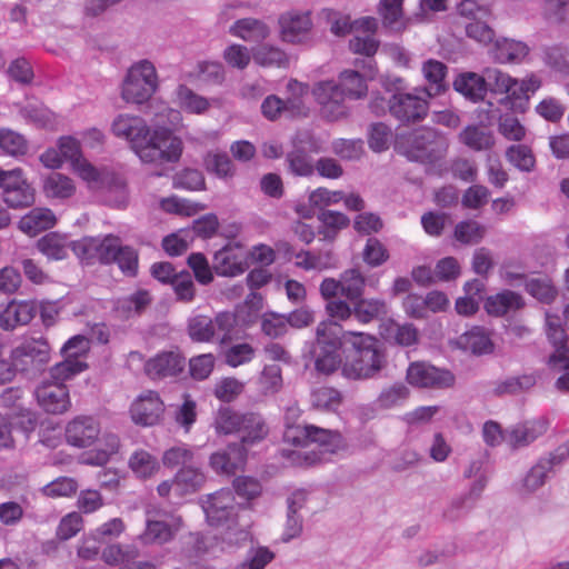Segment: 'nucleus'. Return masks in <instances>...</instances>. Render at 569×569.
<instances>
[{"label": "nucleus", "instance_id": "obj_1", "mask_svg": "<svg viewBox=\"0 0 569 569\" xmlns=\"http://www.w3.org/2000/svg\"><path fill=\"white\" fill-rule=\"evenodd\" d=\"M387 366L379 340L369 333L345 331L342 376L349 380L377 378Z\"/></svg>", "mask_w": 569, "mask_h": 569}, {"label": "nucleus", "instance_id": "obj_2", "mask_svg": "<svg viewBox=\"0 0 569 569\" xmlns=\"http://www.w3.org/2000/svg\"><path fill=\"white\" fill-rule=\"evenodd\" d=\"M213 427L218 435H234L239 441L236 445L249 450L267 439L270 432L264 417L257 411H240L231 407H220L213 419Z\"/></svg>", "mask_w": 569, "mask_h": 569}, {"label": "nucleus", "instance_id": "obj_3", "mask_svg": "<svg viewBox=\"0 0 569 569\" xmlns=\"http://www.w3.org/2000/svg\"><path fill=\"white\" fill-rule=\"evenodd\" d=\"M183 143L181 139L166 127L147 130L143 140L134 153L142 162L164 164L178 162L181 158Z\"/></svg>", "mask_w": 569, "mask_h": 569}, {"label": "nucleus", "instance_id": "obj_4", "mask_svg": "<svg viewBox=\"0 0 569 569\" xmlns=\"http://www.w3.org/2000/svg\"><path fill=\"white\" fill-rule=\"evenodd\" d=\"M337 330L338 323L330 321L317 326L312 357L318 372L330 375L342 369L345 332L339 336Z\"/></svg>", "mask_w": 569, "mask_h": 569}, {"label": "nucleus", "instance_id": "obj_5", "mask_svg": "<svg viewBox=\"0 0 569 569\" xmlns=\"http://www.w3.org/2000/svg\"><path fill=\"white\" fill-rule=\"evenodd\" d=\"M156 67L149 60L133 63L123 80L121 96L129 103L147 102L158 89Z\"/></svg>", "mask_w": 569, "mask_h": 569}, {"label": "nucleus", "instance_id": "obj_6", "mask_svg": "<svg viewBox=\"0 0 569 569\" xmlns=\"http://www.w3.org/2000/svg\"><path fill=\"white\" fill-rule=\"evenodd\" d=\"M448 147L447 139L437 130L421 128L406 139L403 153L411 161L435 163L446 156Z\"/></svg>", "mask_w": 569, "mask_h": 569}, {"label": "nucleus", "instance_id": "obj_7", "mask_svg": "<svg viewBox=\"0 0 569 569\" xmlns=\"http://www.w3.org/2000/svg\"><path fill=\"white\" fill-rule=\"evenodd\" d=\"M10 359L14 361L19 372L36 375L49 363L51 347L42 336L26 337L12 348Z\"/></svg>", "mask_w": 569, "mask_h": 569}, {"label": "nucleus", "instance_id": "obj_8", "mask_svg": "<svg viewBox=\"0 0 569 569\" xmlns=\"http://www.w3.org/2000/svg\"><path fill=\"white\" fill-rule=\"evenodd\" d=\"M237 325V317L230 311H221L214 319L209 316L196 315L187 321V333L193 342H211L217 332L222 333L221 342L230 339Z\"/></svg>", "mask_w": 569, "mask_h": 569}, {"label": "nucleus", "instance_id": "obj_9", "mask_svg": "<svg viewBox=\"0 0 569 569\" xmlns=\"http://www.w3.org/2000/svg\"><path fill=\"white\" fill-rule=\"evenodd\" d=\"M456 11L458 17L463 20L467 37L485 44L493 40L495 31L488 23L491 18L488 6L476 0H460L456 4Z\"/></svg>", "mask_w": 569, "mask_h": 569}, {"label": "nucleus", "instance_id": "obj_10", "mask_svg": "<svg viewBox=\"0 0 569 569\" xmlns=\"http://www.w3.org/2000/svg\"><path fill=\"white\" fill-rule=\"evenodd\" d=\"M421 89L413 92L396 91L388 99V111L401 124L410 126L425 120L429 110L428 98L420 96Z\"/></svg>", "mask_w": 569, "mask_h": 569}, {"label": "nucleus", "instance_id": "obj_11", "mask_svg": "<svg viewBox=\"0 0 569 569\" xmlns=\"http://www.w3.org/2000/svg\"><path fill=\"white\" fill-rule=\"evenodd\" d=\"M80 176L92 183L94 188L104 191L106 200L114 207H121L127 201V186L118 176L101 172L86 159L73 166Z\"/></svg>", "mask_w": 569, "mask_h": 569}, {"label": "nucleus", "instance_id": "obj_12", "mask_svg": "<svg viewBox=\"0 0 569 569\" xmlns=\"http://www.w3.org/2000/svg\"><path fill=\"white\" fill-rule=\"evenodd\" d=\"M120 238L114 234L100 237H84L72 243L73 253L87 264L99 262L101 264L113 263L116 249Z\"/></svg>", "mask_w": 569, "mask_h": 569}, {"label": "nucleus", "instance_id": "obj_13", "mask_svg": "<svg viewBox=\"0 0 569 569\" xmlns=\"http://www.w3.org/2000/svg\"><path fill=\"white\" fill-rule=\"evenodd\" d=\"M312 94L319 104L320 114L327 121H339L349 114L346 97L337 81L323 80L315 83Z\"/></svg>", "mask_w": 569, "mask_h": 569}, {"label": "nucleus", "instance_id": "obj_14", "mask_svg": "<svg viewBox=\"0 0 569 569\" xmlns=\"http://www.w3.org/2000/svg\"><path fill=\"white\" fill-rule=\"evenodd\" d=\"M408 383L418 388H449L455 383V376L447 369H440L425 361L409 365L406 375Z\"/></svg>", "mask_w": 569, "mask_h": 569}, {"label": "nucleus", "instance_id": "obj_15", "mask_svg": "<svg viewBox=\"0 0 569 569\" xmlns=\"http://www.w3.org/2000/svg\"><path fill=\"white\" fill-rule=\"evenodd\" d=\"M0 188L3 190V201L12 209H22L34 203V189L20 168L8 170Z\"/></svg>", "mask_w": 569, "mask_h": 569}, {"label": "nucleus", "instance_id": "obj_16", "mask_svg": "<svg viewBox=\"0 0 569 569\" xmlns=\"http://www.w3.org/2000/svg\"><path fill=\"white\" fill-rule=\"evenodd\" d=\"M202 508L210 526H223L237 518L238 505L230 489H220L208 495Z\"/></svg>", "mask_w": 569, "mask_h": 569}, {"label": "nucleus", "instance_id": "obj_17", "mask_svg": "<svg viewBox=\"0 0 569 569\" xmlns=\"http://www.w3.org/2000/svg\"><path fill=\"white\" fill-rule=\"evenodd\" d=\"M164 412V405L158 392L148 390L131 405L132 420L141 426L157 425Z\"/></svg>", "mask_w": 569, "mask_h": 569}, {"label": "nucleus", "instance_id": "obj_18", "mask_svg": "<svg viewBox=\"0 0 569 569\" xmlns=\"http://www.w3.org/2000/svg\"><path fill=\"white\" fill-rule=\"evenodd\" d=\"M38 403L52 415L66 412L70 407L69 390L64 383L46 380L36 390Z\"/></svg>", "mask_w": 569, "mask_h": 569}, {"label": "nucleus", "instance_id": "obj_19", "mask_svg": "<svg viewBox=\"0 0 569 569\" xmlns=\"http://www.w3.org/2000/svg\"><path fill=\"white\" fill-rule=\"evenodd\" d=\"M100 435L99 422L89 416H79L66 427L67 442L77 448H86L93 445Z\"/></svg>", "mask_w": 569, "mask_h": 569}, {"label": "nucleus", "instance_id": "obj_20", "mask_svg": "<svg viewBox=\"0 0 569 569\" xmlns=\"http://www.w3.org/2000/svg\"><path fill=\"white\" fill-rule=\"evenodd\" d=\"M149 126L139 116L120 113L111 123V132L117 137L127 140L133 151L147 134Z\"/></svg>", "mask_w": 569, "mask_h": 569}, {"label": "nucleus", "instance_id": "obj_21", "mask_svg": "<svg viewBox=\"0 0 569 569\" xmlns=\"http://www.w3.org/2000/svg\"><path fill=\"white\" fill-rule=\"evenodd\" d=\"M186 367L184 357L177 351H163L150 358L144 365V372L151 379L176 377Z\"/></svg>", "mask_w": 569, "mask_h": 569}, {"label": "nucleus", "instance_id": "obj_22", "mask_svg": "<svg viewBox=\"0 0 569 569\" xmlns=\"http://www.w3.org/2000/svg\"><path fill=\"white\" fill-rule=\"evenodd\" d=\"M248 458L243 446L230 442L224 449L210 456V466L219 475L231 476L241 469Z\"/></svg>", "mask_w": 569, "mask_h": 569}, {"label": "nucleus", "instance_id": "obj_23", "mask_svg": "<svg viewBox=\"0 0 569 569\" xmlns=\"http://www.w3.org/2000/svg\"><path fill=\"white\" fill-rule=\"evenodd\" d=\"M282 40L290 43L308 41L312 21L308 12H287L279 19Z\"/></svg>", "mask_w": 569, "mask_h": 569}, {"label": "nucleus", "instance_id": "obj_24", "mask_svg": "<svg viewBox=\"0 0 569 569\" xmlns=\"http://www.w3.org/2000/svg\"><path fill=\"white\" fill-rule=\"evenodd\" d=\"M541 86V81L533 74L518 81L515 79V84L507 96L500 100L502 104L515 112H525L528 109L530 96L533 94Z\"/></svg>", "mask_w": 569, "mask_h": 569}, {"label": "nucleus", "instance_id": "obj_25", "mask_svg": "<svg viewBox=\"0 0 569 569\" xmlns=\"http://www.w3.org/2000/svg\"><path fill=\"white\" fill-rule=\"evenodd\" d=\"M240 247L224 246L212 259V269L218 276L236 277L244 272L246 262Z\"/></svg>", "mask_w": 569, "mask_h": 569}, {"label": "nucleus", "instance_id": "obj_26", "mask_svg": "<svg viewBox=\"0 0 569 569\" xmlns=\"http://www.w3.org/2000/svg\"><path fill=\"white\" fill-rule=\"evenodd\" d=\"M38 312V306L32 300H12L0 315V326L4 330H12L17 326L31 322Z\"/></svg>", "mask_w": 569, "mask_h": 569}, {"label": "nucleus", "instance_id": "obj_27", "mask_svg": "<svg viewBox=\"0 0 569 569\" xmlns=\"http://www.w3.org/2000/svg\"><path fill=\"white\" fill-rule=\"evenodd\" d=\"M307 501V495L303 491H295L287 499V519L282 533V541L289 542L290 540L298 538L303 529V518L300 515V510L305 507Z\"/></svg>", "mask_w": 569, "mask_h": 569}, {"label": "nucleus", "instance_id": "obj_28", "mask_svg": "<svg viewBox=\"0 0 569 569\" xmlns=\"http://www.w3.org/2000/svg\"><path fill=\"white\" fill-rule=\"evenodd\" d=\"M448 67L436 59H429L422 64V74L428 86L421 89L427 98L442 94L449 88L446 81Z\"/></svg>", "mask_w": 569, "mask_h": 569}, {"label": "nucleus", "instance_id": "obj_29", "mask_svg": "<svg viewBox=\"0 0 569 569\" xmlns=\"http://www.w3.org/2000/svg\"><path fill=\"white\" fill-rule=\"evenodd\" d=\"M485 78L481 74L467 71L459 73L453 80V89L472 102H479L487 94Z\"/></svg>", "mask_w": 569, "mask_h": 569}, {"label": "nucleus", "instance_id": "obj_30", "mask_svg": "<svg viewBox=\"0 0 569 569\" xmlns=\"http://www.w3.org/2000/svg\"><path fill=\"white\" fill-rule=\"evenodd\" d=\"M350 302L352 305L353 317L362 325L383 318L388 313L387 303L380 298H363V296H361V298Z\"/></svg>", "mask_w": 569, "mask_h": 569}, {"label": "nucleus", "instance_id": "obj_31", "mask_svg": "<svg viewBox=\"0 0 569 569\" xmlns=\"http://www.w3.org/2000/svg\"><path fill=\"white\" fill-rule=\"evenodd\" d=\"M204 482L206 476L198 460L184 466V468H180L173 477V485L182 495L200 490Z\"/></svg>", "mask_w": 569, "mask_h": 569}, {"label": "nucleus", "instance_id": "obj_32", "mask_svg": "<svg viewBox=\"0 0 569 569\" xmlns=\"http://www.w3.org/2000/svg\"><path fill=\"white\" fill-rule=\"evenodd\" d=\"M547 431L545 420L527 421L513 427L508 435V442L513 449L522 448L533 442Z\"/></svg>", "mask_w": 569, "mask_h": 569}, {"label": "nucleus", "instance_id": "obj_33", "mask_svg": "<svg viewBox=\"0 0 569 569\" xmlns=\"http://www.w3.org/2000/svg\"><path fill=\"white\" fill-rule=\"evenodd\" d=\"M56 223L53 212L48 208H34L24 214L19 221V229L28 236L50 229Z\"/></svg>", "mask_w": 569, "mask_h": 569}, {"label": "nucleus", "instance_id": "obj_34", "mask_svg": "<svg viewBox=\"0 0 569 569\" xmlns=\"http://www.w3.org/2000/svg\"><path fill=\"white\" fill-rule=\"evenodd\" d=\"M403 0H379L378 13L382 27L390 32H402L407 24L403 18Z\"/></svg>", "mask_w": 569, "mask_h": 569}, {"label": "nucleus", "instance_id": "obj_35", "mask_svg": "<svg viewBox=\"0 0 569 569\" xmlns=\"http://www.w3.org/2000/svg\"><path fill=\"white\" fill-rule=\"evenodd\" d=\"M295 258L297 259L296 266L306 271H323L338 267V259L331 250L318 252L301 250L295 253Z\"/></svg>", "mask_w": 569, "mask_h": 569}, {"label": "nucleus", "instance_id": "obj_36", "mask_svg": "<svg viewBox=\"0 0 569 569\" xmlns=\"http://www.w3.org/2000/svg\"><path fill=\"white\" fill-rule=\"evenodd\" d=\"M66 236L57 232H49L37 241V249L48 259L62 260L72 250V243Z\"/></svg>", "mask_w": 569, "mask_h": 569}, {"label": "nucleus", "instance_id": "obj_37", "mask_svg": "<svg viewBox=\"0 0 569 569\" xmlns=\"http://www.w3.org/2000/svg\"><path fill=\"white\" fill-rule=\"evenodd\" d=\"M507 279L525 280L526 291L542 303H551L557 297V290L548 279H526L525 274L516 272H507Z\"/></svg>", "mask_w": 569, "mask_h": 569}, {"label": "nucleus", "instance_id": "obj_38", "mask_svg": "<svg viewBox=\"0 0 569 569\" xmlns=\"http://www.w3.org/2000/svg\"><path fill=\"white\" fill-rule=\"evenodd\" d=\"M525 306L522 297L511 290H503L486 299L485 309L489 315L503 316L511 310L521 309Z\"/></svg>", "mask_w": 569, "mask_h": 569}, {"label": "nucleus", "instance_id": "obj_39", "mask_svg": "<svg viewBox=\"0 0 569 569\" xmlns=\"http://www.w3.org/2000/svg\"><path fill=\"white\" fill-rule=\"evenodd\" d=\"M529 53V47L522 41L513 39H499L495 43L493 56L500 63L521 62Z\"/></svg>", "mask_w": 569, "mask_h": 569}, {"label": "nucleus", "instance_id": "obj_40", "mask_svg": "<svg viewBox=\"0 0 569 569\" xmlns=\"http://www.w3.org/2000/svg\"><path fill=\"white\" fill-rule=\"evenodd\" d=\"M128 467L138 479H150L160 470V463L149 451L136 450L128 460Z\"/></svg>", "mask_w": 569, "mask_h": 569}, {"label": "nucleus", "instance_id": "obj_41", "mask_svg": "<svg viewBox=\"0 0 569 569\" xmlns=\"http://www.w3.org/2000/svg\"><path fill=\"white\" fill-rule=\"evenodd\" d=\"M230 32L244 41L260 42L269 36V28L258 19L244 18L237 20Z\"/></svg>", "mask_w": 569, "mask_h": 569}, {"label": "nucleus", "instance_id": "obj_42", "mask_svg": "<svg viewBox=\"0 0 569 569\" xmlns=\"http://www.w3.org/2000/svg\"><path fill=\"white\" fill-rule=\"evenodd\" d=\"M461 349L470 351L473 355H487L493 351V343L485 329L475 327L465 332L458 339Z\"/></svg>", "mask_w": 569, "mask_h": 569}, {"label": "nucleus", "instance_id": "obj_43", "mask_svg": "<svg viewBox=\"0 0 569 569\" xmlns=\"http://www.w3.org/2000/svg\"><path fill=\"white\" fill-rule=\"evenodd\" d=\"M337 84L342 90L346 99H362L368 92L365 77L356 70H343L340 72Z\"/></svg>", "mask_w": 569, "mask_h": 569}, {"label": "nucleus", "instance_id": "obj_44", "mask_svg": "<svg viewBox=\"0 0 569 569\" xmlns=\"http://www.w3.org/2000/svg\"><path fill=\"white\" fill-rule=\"evenodd\" d=\"M310 443H317L321 451L336 453L346 449L347 443L337 430L325 429L312 425Z\"/></svg>", "mask_w": 569, "mask_h": 569}, {"label": "nucleus", "instance_id": "obj_45", "mask_svg": "<svg viewBox=\"0 0 569 569\" xmlns=\"http://www.w3.org/2000/svg\"><path fill=\"white\" fill-rule=\"evenodd\" d=\"M410 390L402 382H395L383 388L378 395L375 405L380 410H389L401 407L409 398Z\"/></svg>", "mask_w": 569, "mask_h": 569}, {"label": "nucleus", "instance_id": "obj_46", "mask_svg": "<svg viewBox=\"0 0 569 569\" xmlns=\"http://www.w3.org/2000/svg\"><path fill=\"white\" fill-rule=\"evenodd\" d=\"M287 90L291 96L284 100L282 99L284 114L289 117H307L308 108L302 100V96L307 92V87L292 79L288 82Z\"/></svg>", "mask_w": 569, "mask_h": 569}, {"label": "nucleus", "instance_id": "obj_47", "mask_svg": "<svg viewBox=\"0 0 569 569\" xmlns=\"http://www.w3.org/2000/svg\"><path fill=\"white\" fill-rule=\"evenodd\" d=\"M536 383L537 377L533 373L509 377L495 383L493 395L498 397L506 395H519L530 390Z\"/></svg>", "mask_w": 569, "mask_h": 569}, {"label": "nucleus", "instance_id": "obj_48", "mask_svg": "<svg viewBox=\"0 0 569 569\" xmlns=\"http://www.w3.org/2000/svg\"><path fill=\"white\" fill-rule=\"evenodd\" d=\"M73 181L59 172H51L43 180V191L47 197L66 199L74 193Z\"/></svg>", "mask_w": 569, "mask_h": 569}, {"label": "nucleus", "instance_id": "obj_49", "mask_svg": "<svg viewBox=\"0 0 569 569\" xmlns=\"http://www.w3.org/2000/svg\"><path fill=\"white\" fill-rule=\"evenodd\" d=\"M342 296L350 302L365 293L367 279L357 268L345 270L341 274Z\"/></svg>", "mask_w": 569, "mask_h": 569}, {"label": "nucleus", "instance_id": "obj_50", "mask_svg": "<svg viewBox=\"0 0 569 569\" xmlns=\"http://www.w3.org/2000/svg\"><path fill=\"white\" fill-rule=\"evenodd\" d=\"M253 61L261 67L286 68L289 63L287 53L278 47L262 44L252 52Z\"/></svg>", "mask_w": 569, "mask_h": 569}, {"label": "nucleus", "instance_id": "obj_51", "mask_svg": "<svg viewBox=\"0 0 569 569\" xmlns=\"http://www.w3.org/2000/svg\"><path fill=\"white\" fill-rule=\"evenodd\" d=\"M161 460L166 468L174 469L179 467L180 469L184 468L187 465L193 463L198 458L192 448L181 443L164 450Z\"/></svg>", "mask_w": 569, "mask_h": 569}, {"label": "nucleus", "instance_id": "obj_52", "mask_svg": "<svg viewBox=\"0 0 569 569\" xmlns=\"http://www.w3.org/2000/svg\"><path fill=\"white\" fill-rule=\"evenodd\" d=\"M460 141L476 151L490 149L495 139L491 132L485 131L477 126H468L459 134Z\"/></svg>", "mask_w": 569, "mask_h": 569}, {"label": "nucleus", "instance_id": "obj_53", "mask_svg": "<svg viewBox=\"0 0 569 569\" xmlns=\"http://www.w3.org/2000/svg\"><path fill=\"white\" fill-rule=\"evenodd\" d=\"M286 163L290 173L297 177H310L315 172L312 158L301 148L288 152Z\"/></svg>", "mask_w": 569, "mask_h": 569}, {"label": "nucleus", "instance_id": "obj_54", "mask_svg": "<svg viewBox=\"0 0 569 569\" xmlns=\"http://www.w3.org/2000/svg\"><path fill=\"white\" fill-rule=\"evenodd\" d=\"M341 393L331 387H319L311 391L310 402L313 408L335 411L341 405Z\"/></svg>", "mask_w": 569, "mask_h": 569}, {"label": "nucleus", "instance_id": "obj_55", "mask_svg": "<svg viewBox=\"0 0 569 569\" xmlns=\"http://www.w3.org/2000/svg\"><path fill=\"white\" fill-rule=\"evenodd\" d=\"M507 160L523 172H531L536 166V158L531 148L526 144H512L506 150Z\"/></svg>", "mask_w": 569, "mask_h": 569}, {"label": "nucleus", "instance_id": "obj_56", "mask_svg": "<svg viewBox=\"0 0 569 569\" xmlns=\"http://www.w3.org/2000/svg\"><path fill=\"white\" fill-rule=\"evenodd\" d=\"M88 368L86 361L72 360L64 357V360L56 363L49 371L50 380L52 382L64 383L66 380L71 379L76 375L84 371Z\"/></svg>", "mask_w": 569, "mask_h": 569}, {"label": "nucleus", "instance_id": "obj_57", "mask_svg": "<svg viewBox=\"0 0 569 569\" xmlns=\"http://www.w3.org/2000/svg\"><path fill=\"white\" fill-rule=\"evenodd\" d=\"M318 219L326 228L323 234L325 238L328 239H335L338 231L347 228L350 223V219L348 218V216L340 211L333 210H322L318 214Z\"/></svg>", "mask_w": 569, "mask_h": 569}, {"label": "nucleus", "instance_id": "obj_58", "mask_svg": "<svg viewBox=\"0 0 569 569\" xmlns=\"http://www.w3.org/2000/svg\"><path fill=\"white\" fill-rule=\"evenodd\" d=\"M481 76L486 79L485 86L487 87V91L491 90L496 93H505L509 92L512 84H515L513 78L497 68H487Z\"/></svg>", "mask_w": 569, "mask_h": 569}, {"label": "nucleus", "instance_id": "obj_59", "mask_svg": "<svg viewBox=\"0 0 569 569\" xmlns=\"http://www.w3.org/2000/svg\"><path fill=\"white\" fill-rule=\"evenodd\" d=\"M261 331L272 339L284 336L288 332L284 315L274 311L264 312L261 317Z\"/></svg>", "mask_w": 569, "mask_h": 569}, {"label": "nucleus", "instance_id": "obj_60", "mask_svg": "<svg viewBox=\"0 0 569 569\" xmlns=\"http://www.w3.org/2000/svg\"><path fill=\"white\" fill-rule=\"evenodd\" d=\"M113 263H117L120 270L127 276L134 277L138 272V252L130 246H123L120 241L116 252Z\"/></svg>", "mask_w": 569, "mask_h": 569}, {"label": "nucleus", "instance_id": "obj_61", "mask_svg": "<svg viewBox=\"0 0 569 569\" xmlns=\"http://www.w3.org/2000/svg\"><path fill=\"white\" fill-rule=\"evenodd\" d=\"M177 94L180 106L189 112L202 113L209 108V102L204 97L197 94L184 84L178 87Z\"/></svg>", "mask_w": 569, "mask_h": 569}, {"label": "nucleus", "instance_id": "obj_62", "mask_svg": "<svg viewBox=\"0 0 569 569\" xmlns=\"http://www.w3.org/2000/svg\"><path fill=\"white\" fill-rule=\"evenodd\" d=\"M486 229L475 220H467L457 223L455 238L465 244L478 243L485 236Z\"/></svg>", "mask_w": 569, "mask_h": 569}, {"label": "nucleus", "instance_id": "obj_63", "mask_svg": "<svg viewBox=\"0 0 569 569\" xmlns=\"http://www.w3.org/2000/svg\"><path fill=\"white\" fill-rule=\"evenodd\" d=\"M208 171L219 178H232L236 169L232 160L227 153H209L204 159Z\"/></svg>", "mask_w": 569, "mask_h": 569}, {"label": "nucleus", "instance_id": "obj_64", "mask_svg": "<svg viewBox=\"0 0 569 569\" xmlns=\"http://www.w3.org/2000/svg\"><path fill=\"white\" fill-rule=\"evenodd\" d=\"M0 148L8 154L22 156L28 150L24 137L10 129H0Z\"/></svg>", "mask_w": 569, "mask_h": 569}]
</instances>
